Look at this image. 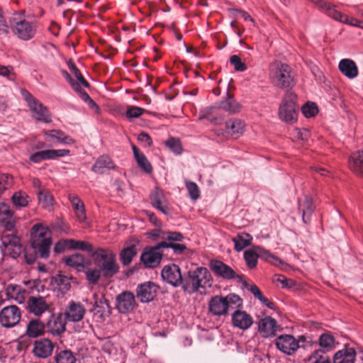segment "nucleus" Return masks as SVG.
<instances>
[{"instance_id":"nucleus-1","label":"nucleus","mask_w":363,"mask_h":363,"mask_svg":"<svg viewBox=\"0 0 363 363\" xmlns=\"http://www.w3.org/2000/svg\"><path fill=\"white\" fill-rule=\"evenodd\" d=\"M213 284V278L206 267H197L194 270L188 272V279L183 284V289L189 294L196 293L200 289L211 288Z\"/></svg>"},{"instance_id":"nucleus-2","label":"nucleus","mask_w":363,"mask_h":363,"mask_svg":"<svg viewBox=\"0 0 363 363\" xmlns=\"http://www.w3.org/2000/svg\"><path fill=\"white\" fill-rule=\"evenodd\" d=\"M30 235L33 249L38 250L40 257H48L52 244L51 231L48 227L40 223L35 224L31 228Z\"/></svg>"},{"instance_id":"nucleus-3","label":"nucleus","mask_w":363,"mask_h":363,"mask_svg":"<svg viewBox=\"0 0 363 363\" xmlns=\"http://www.w3.org/2000/svg\"><path fill=\"white\" fill-rule=\"evenodd\" d=\"M242 307V299L237 294H229L225 296H215L208 303L209 311L216 316L226 315L230 309Z\"/></svg>"},{"instance_id":"nucleus-4","label":"nucleus","mask_w":363,"mask_h":363,"mask_svg":"<svg viewBox=\"0 0 363 363\" xmlns=\"http://www.w3.org/2000/svg\"><path fill=\"white\" fill-rule=\"evenodd\" d=\"M96 267L103 271V276L112 277L119 269L115 255L108 249L98 248L91 255Z\"/></svg>"},{"instance_id":"nucleus-5","label":"nucleus","mask_w":363,"mask_h":363,"mask_svg":"<svg viewBox=\"0 0 363 363\" xmlns=\"http://www.w3.org/2000/svg\"><path fill=\"white\" fill-rule=\"evenodd\" d=\"M258 258H261L275 266H287V264H284L278 257L258 245L253 246L244 252V259L245 262L251 269L255 268L257 266Z\"/></svg>"},{"instance_id":"nucleus-6","label":"nucleus","mask_w":363,"mask_h":363,"mask_svg":"<svg viewBox=\"0 0 363 363\" xmlns=\"http://www.w3.org/2000/svg\"><path fill=\"white\" fill-rule=\"evenodd\" d=\"M269 76L272 83L277 86L289 88L294 85L291 69L280 62H276L270 66Z\"/></svg>"},{"instance_id":"nucleus-7","label":"nucleus","mask_w":363,"mask_h":363,"mask_svg":"<svg viewBox=\"0 0 363 363\" xmlns=\"http://www.w3.org/2000/svg\"><path fill=\"white\" fill-rule=\"evenodd\" d=\"M10 28L15 35L21 40H28L35 33V26L26 21L21 13H14L9 19Z\"/></svg>"},{"instance_id":"nucleus-8","label":"nucleus","mask_w":363,"mask_h":363,"mask_svg":"<svg viewBox=\"0 0 363 363\" xmlns=\"http://www.w3.org/2000/svg\"><path fill=\"white\" fill-rule=\"evenodd\" d=\"M21 93L27 102L31 116L35 120L44 123H49L52 121L51 114L42 103L26 89H22Z\"/></svg>"},{"instance_id":"nucleus-9","label":"nucleus","mask_w":363,"mask_h":363,"mask_svg":"<svg viewBox=\"0 0 363 363\" xmlns=\"http://www.w3.org/2000/svg\"><path fill=\"white\" fill-rule=\"evenodd\" d=\"M298 107L296 95L293 91H287L279 106V116L286 123H294L296 121Z\"/></svg>"},{"instance_id":"nucleus-10","label":"nucleus","mask_w":363,"mask_h":363,"mask_svg":"<svg viewBox=\"0 0 363 363\" xmlns=\"http://www.w3.org/2000/svg\"><path fill=\"white\" fill-rule=\"evenodd\" d=\"M21 318V312L16 306H6L0 311V325L5 328H13Z\"/></svg>"},{"instance_id":"nucleus-11","label":"nucleus","mask_w":363,"mask_h":363,"mask_svg":"<svg viewBox=\"0 0 363 363\" xmlns=\"http://www.w3.org/2000/svg\"><path fill=\"white\" fill-rule=\"evenodd\" d=\"M211 270L217 277L225 280L237 279L238 282L243 281V277L235 272V271L220 260L214 259L210 263Z\"/></svg>"},{"instance_id":"nucleus-12","label":"nucleus","mask_w":363,"mask_h":363,"mask_svg":"<svg viewBox=\"0 0 363 363\" xmlns=\"http://www.w3.org/2000/svg\"><path fill=\"white\" fill-rule=\"evenodd\" d=\"M304 339L303 336H300L297 340L291 335H281L276 339V346L281 352L291 355L299 348V341Z\"/></svg>"},{"instance_id":"nucleus-13","label":"nucleus","mask_w":363,"mask_h":363,"mask_svg":"<svg viewBox=\"0 0 363 363\" xmlns=\"http://www.w3.org/2000/svg\"><path fill=\"white\" fill-rule=\"evenodd\" d=\"M162 248V246H159V243L155 247L145 248L140 256L143 264L147 268L159 266L162 258V252H160Z\"/></svg>"},{"instance_id":"nucleus-14","label":"nucleus","mask_w":363,"mask_h":363,"mask_svg":"<svg viewBox=\"0 0 363 363\" xmlns=\"http://www.w3.org/2000/svg\"><path fill=\"white\" fill-rule=\"evenodd\" d=\"M16 217L13 211L5 203H0V227L7 231H13L16 228Z\"/></svg>"},{"instance_id":"nucleus-15","label":"nucleus","mask_w":363,"mask_h":363,"mask_svg":"<svg viewBox=\"0 0 363 363\" xmlns=\"http://www.w3.org/2000/svg\"><path fill=\"white\" fill-rule=\"evenodd\" d=\"M69 150H45L36 152L32 154L29 160L33 163H40L43 160H54L58 157H64L69 154Z\"/></svg>"},{"instance_id":"nucleus-16","label":"nucleus","mask_w":363,"mask_h":363,"mask_svg":"<svg viewBox=\"0 0 363 363\" xmlns=\"http://www.w3.org/2000/svg\"><path fill=\"white\" fill-rule=\"evenodd\" d=\"M163 280L174 286H179L182 284V276L179 266L172 264L164 267L161 272Z\"/></svg>"},{"instance_id":"nucleus-17","label":"nucleus","mask_w":363,"mask_h":363,"mask_svg":"<svg viewBox=\"0 0 363 363\" xmlns=\"http://www.w3.org/2000/svg\"><path fill=\"white\" fill-rule=\"evenodd\" d=\"M86 313L85 307L79 302L70 301L64 313L65 318L70 322L81 321Z\"/></svg>"},{"instance_id":"nucleus-18","label":"nucleus","mask_w":363,"mask_h":363,"mask_svg":"<svg viewBox=\"0 0 363 363\" xmlns=\"http://www.w3.org/2000/svg\"><path fill=\"white\" fill-rule=\"evenodd\" d=\"M54 347L50 340L41 338L34 342L32 352L35 357L45 359L52 354Z\"/></svg>"},{"instance_id":"nucleus-19","label":"nucleus","mask_w":363,"mask_h":363,"mask_svg":"<svg viewBox=\"0 0 363 363\" xmlns=\"http://www.w3.org/2000/svg\"><path fill=\"white\" fill-rule=\"evenodd\" d=\"M157 286L151 281L145 282L138 286L137 296L143 303H149L157 295Z\"/></svg>"},{"instance_id":"nucleus-20","label":"nucleus","mask_w":363,"mask_h":363,"mask_svg":"<svg viewBox=\"0 0 363 363\" xmlns=\"http://www.w3.org/2000/svg\"><path fill=\"white\" fill-rule=\"evenodd\" d=\"M135 306V296L133 293L125 291L116 298V308L123 313L130 312Z\"/></svg>"},{"instance_id":"nucleus-21","label":"nucleus","mask_w":363,"mask_h":363,"mask_svg":"<svg viewBox=\"0 0 363 363\" xmlns=\"http://www.w3.org/2000/svg\"><path fill=\"white\" fill-rule=\"evenodd\" d=\"M233 325L242 330L249 329L253 324L252 317L247 312L241 310H236L232 314Z\"/></svg>"},{"instance_id":"nucleus-22","label":"nucleus","mask_w":363,"mask_h":363,"mask_svg":"<svg viewBox=\"0 0 363 363\" xmlns=\"http://www.w3.org/2000/svg\"><path fill=\"white\" fill-rule=\"evenodd\" d=\"M65 320L61 313L51 315L46 324L48 331L53 335H60L66 330Z\"/></svg>"},{"instance_id":"nucleus-23","label":"nucleus","mask_w":363,"mask_h":363,"mask_svg":"<svg viewBox=\"0 0 363 363\" xmlns=\"http://www.w3.org/2000/svg\"><path fill=\"white\" fill-rule=\"evenodd\" d=\"M278 329L277 320L270 316L264 317L259 321L258 330L264 337L274 336Z\"/></svg>"},{"instance_id":"nucleus-24","label":"nucleus","mask_w":363,"mask_h":363,"mask_svg":"<svg viewBox=\"0 0 363 363\" xmlns=\"http://www.w3.org/2000/svg\"><path fill=\"white\" fill-rule=\"evenodd\" d=\"M27 310L29 313L40 316L48 310V304L44 297L30 296L27 302Z\"/></svg>"},{"instance_id":"nucleus-25","label":"nucleus","mask_w":363,"mask_h":363,"mask_svg":"<svg viewBox=\"0 0 363 363\" xmlns=\"http://www.w3.org/2000/svg\"><path fill=\"white\" fill-rule=\"evenodd\" d=\"M5 294L8 299H12L21 304L24 303L26 298V291L16 284H8L5 287Z\"/></svg>"},{"instance_id":"nucleus-26","label":"nucleus","mask_w":363,"mask_h":363,"mask_svg":"<svg viewBox=\"0 0 363 363\" xmlns=\"http://www.w3.org/2000/svg\"><path fill=\"white\" fill-rule=\"evenodd\" d=\"M356 352L352 347H345L335 353L333 363H354Z\"/></svg>"},{"instance_id":"nucleus-27","label":"nucleus","mask_w":363,"mask_h":363,"mask_svg":"<svg viewBox=\"0 0 363 363\" xmlns=\"http://www.w3.org/2000/svg\"><path fill=\"white\" fill-rule=\"evenodd\" d=\"M338 68L341 73L348 79H354L358 75V68L355 62L350 59L340 61Z\"/></svg>"},{"instance_id":"nucleus-28","label":"nucleus","mask_w":363,"mask_h":363,"mask_svg":"<svg viewBox=\"0 0 363 363\" xmlns=\"http://www.w3.org/2000/svg\"><path fill=\"white\" fill-rule=\"evenodd\" d=\"M245 129V123L243 121L238 118H232L226 121L225 130L226 132L235 137H240L243 134Z\"/></svg>"},{"instance_id":"nucleus-29","label":"nucleus","mask_w":363,"mask_h":363,"mask_svg":"<svg viewBox=\"0 0 363 363\" xmlns=\"http://www.w3.org/2000/svg\"><path fill=\"white\" fill-rule=\"evenodd\" d=\"M349 167L356 175L363 177V149L352 154Z\"/></svg>"},{"instance_id":"nucleus-30","label":"nucleus","mask_w":363,"mask_h":363,"mask_svg":"<svg viewBox=\"0 0 363 363\" xmlns=\"http://www.w3.org/2000/svg\"><path fill=\"white\" fill-rule=\"evenodd\" d=\"M68 199L72 205L77 220L79 222H84L86 219V216L83 201L77 195L73 194H69Z\"/></svg>"},{"instance_id":"nucleus-31","label":"nucleus","mask_w":363,"mask_h":363,"mask_svg":"<svg viewBox=\"0 0 363 363\" xmlns=\"http://www.w3.org/2000/svg\"><path fill=\"white\" fill-rule=\"evenodd\" d=\"M116 166L108 155L100 156L91 167V170L95 173L102 174L106 170L114 169Z\"/></svg>"},{"instance_id":"nucleus-32","label":"nucleus","mask_w":363,"mask_h":363,"mask_svg":"<svg viewBox=\"0 0 363 363\" xmlns=\"http://www.w3.org/2000/svg\"><path fill=\"white\" fill-rule=\"evenodd\" d=\"M45 325L40 320H30L26 327V334L32 338L37 337L44 334Z\"/></svg>"},{"instance_id":"nucleus-33","label":"nucleus","mask_w":363,"mask_h":363,"mask_svg":"<svg viewBox=\"0 0 363 363\" xmlns=\"http://www.w3.org/2000/svg\"><path fill=\"white\" fill-rule=\"evenodd\" d=\"M220 108L229 113L235 114L241 111L242 106L228 92L226 98L220 102Z\"/></svg>"},{"instance_id":"nucleus-34","label":"nucleus","mask_w":363,"mask_h":363,"mask_svg":"<svg viewBox=\"0 0 363 363\" xmlns=\"http://www.w3.org/2000/svg\"><path fill=\"white\" fill-rule=\"evenodd\" d=\"M38 204L41 208L51 211L53 209L55 200L52 194L47 189L37 192Z\"/></svg>"},{"instance_id":"nucleus-35","label":"nucleus","mask_w":363,"mask_h":363,"mask_svg":"<svg viewBox=\"0 0 363 363\" xmlns=\"http://www.w3.org/2000/svg\"><path fill=\"white\" fill-rule=\"evenodd\" d=\"M318 345L320 346L319 349L326 353L333 350L336 347L337 342L333 335L329 333H325L320 335Z\"/></svg>"},{"instance_id":"nucleus-36","label":"nucleus","mask_w":363,"mask_h":363,"mask_svg":"<svg viewBox=\"0 0 363 363\" xmlns=\"http://www.w3.org/2000/svg\"><path fill=\"white\" fill-rule=\"evenodd\" d=\"M232 241L235 245V250L240 252L251 245L252 237L249 233H242L233 238Z\"/></svg>"},{"instance_id":"nucleus-37","label":"nucleus","mask_w":363,"mask_h":363,"mask_svg":"<svg viewBox=\"0 0 363 363\" xmlns=\"http://www.w3.org/2000/svg\"><path fill=\"white\" fill-rule=\"evenodd\" d=\"M43 133L46 137L56 140L60 143L71 145L74 143L71 137L59 130H45Z\"/></svg>"},{"instance_id":"nucleus-38","label":"nucleus","mask_w":363,"mask_h":363,"mask_svg":"<svg viewBox=\"0 0 363 363\" xmlns=\"http://www.w3.org/2000/svg\"><path fill=\"white\" fill-rule=\"evenodd\" d=\"M305 363H331L330 357L323 350L316 349L313 350L306 359Z\"/></svg>"},{"instance_id":"nucleus-39","label":"nucleus","mask_w":363,"mask_h":363,"mask_svg":"<svg viewBox=\"0 0 363 363\" xmlns=\"http://www.w3.org/2000/svg\"><path fill=\"white\" fill-rule=\"evenodd\" d=\"M65 264L81 271L84 267L85 257L79 253H75L64 258Z\"/></svg>"},{"instance_id":"nucleus-40","label":"nucleus","mask_w":363,"mask_h":363,"mask_svg":"<svg viewBox=\"0 0 363 363\" xmlns=\"http://www.w3.org/2000/svg\"><path fill=\"white\" fill-rule=\"evenodd\" d=\"M313 208V204L311 198L305 197L303 200L299 201V209L302 211V218L305 223L308 221Z\"/></svg>"},{"instance_id":"nucleus-41","label":"nucleus","mask_w":363,"mask_h":363,"mask_svg":"<svg viewBox=\"0 0 363 363\" xmlns=\"http://www.w3.org/2000/svg\"><path fill=\"white\" fill-rule=\"evenodd\" d=\"M152 206L164 214L167 213L166 206L164 203V196L161 190L155 189L151 194Z\"/></svg>"},{"instance_id":"nucleus-42","label":"nucleus","mask_w":363,"mask_h":363,"mask_svg":"<svg viewBox=\"0 0 363 363\" xmlns=\"http://www.w3.org/2000/svg\"><path fill=\"white\" fill-rule=\"evenodd\" d=\"M11 201L16 207L23 208L29 204L30 198L26 192L18 191L13 194L11 196Z\"/></svg>"},{"instance_id":"nucleus-43","label":"nucleus","mask_w":363,"mask_h":363,"mask_svg":"<svg viewBox=\"0 0 363 363\" xmlns=\"http://www.w3.org/2000/svg\"><path fill=\"white\" fill-rule=\"evenodd\" d=\"M65 243L69 249L80 250L82 251L91 252L93 247L91 244L85 241L75 240H65Z\"/></svg>"},{"instance_id":"nucleus-44","label":"nucleus","mask_w":363,"mask_h":363,"mask_svg":"<svg viewBox=\"0 0 363 363\" xmlns=\"http://www.w3.org/2000/svg\"><path fill=\"white\" fill-rule=\"evenodd\" d=\"M56 363H76V357L70 350H65L57 352L55 357Z\"/></svg>"},{"instance_id":"nucleus-45","label":"nucleus","mask_w":363,"mask_h":363,"mask_svg":"<svg viewBox=\"0 0 363 363\" xmlns=\"http://www.w3.org/2000/svg\"><path fill=\"white\" fill-rule=\"evenodd\" d=\"M67 65L69 70L75 77L76 79L74 80L76 83L78 84V86L80 87V89L87 87L88 82L84 79V78L83 77L77 67L75 66L74 62L69 61Z\"/></svg>"},{"instance_id":"nucleus-46","label":"nucleus","mask_w":363,"mask_h":363,"mask_svg":"<svg viewBox=\"0 0 363 363\" xmlns=\"http://www.w3.org/2000/svg\"><path fill=\"white\" fill-rule=\"evenodd\" d=\"M21 245L20 243V239L14 235H7L1 238V245L3 250L11 249L13 247H17Z\"/></svg>"},{"instance_id":"nucleus-47","label":"nucleus","mask_w":363,"mask_h":363,"mask_svg":"<svg viewBox=\"0 0 363 363\" xmlns=\"http://www.w3.org/2000/svg\"><path fill=\"white\" fill-rule=\"evenodd\" d=\"M54 281L62 292L65 293L69 290L71 287L70 279L67 276L58 274L54 277Z\"/></svg>"},{"instance_id":"nucleus-48","label":"nucleus","mask_w":363,"mask_h":363,"mask_svg":"<svg viewBox=\"0 0 363 363\" xmlns=\"http://www.w3.org/2000/svg\"><path fill=\"white\" fill-rule=\"evenodd\" d=\"M136 255V250L134 246L128 247L121 252V261L125 265L129 264L133 258Z\"/></svg>"},{"instance_id":"nucleus-49","label":"nucleus","mask_w":363,"mask_h":363,"mask_svg":"<svg viewBox=\"0 0 363 363\" xmlns=\"http://www.w3.org/2000/svg\"><path fill=\"white\" fill-rule=\"evenodd\" d=\"M86 279L90 284H95L103 275V271L99 268L89 269L85 272Z\"/></svg>"},{"instance_id":"nucleus-50","label":"nucleus","mask_w":363,"mask_h":363,"mask_svg":"<svg viewBox=\"0 0 363 363\" xmlns=\"http://www.w3.org/2000/svg\"><path fill=\"white\" fill-rule=\"evenodd\" d=\"M274 283H279L282 288L290 289L295 285L292 279H287L282 274H275L272 279Z\"/></svg>"},{"instance_id":"nucleus-51","label":"nucleus","mask_w":363,"mask_h":363,"mask_svg":"<svg viewBox=\"0 0 363 363\" xmlns=\"http://www.w3.org/2000/svg\"><path fill=\"white\" fill-rule=\"evenodd\" d=\"M291 135L294 139L300 141H306L310 138V131L306 128H294L291 132Z\"/></svg>"},{"instance_id":"nucleus-52","label":"nucleus","mask_w":363,"mask_h":363,"mask_svg":"<svg viewBox=\"0 0 363 363\" xmlns=\"http://www.w3.org/2000/svg\"><path fill=\"white\" fill-rule=\"evenodd\" d=\"M185 184L191 199L193 200L198 199L200 196V191L197 184L189 180L185 182Z\"/></svg>"},{"instance_id":"nucleus-53","label":"nucleus","mask_w":363,"mask_h":363,"mask_svg":"<svg viewBox=\"0 0 363 363\" xmlns=\"http://www.w3.org/2000/svg\"><path fill=\"white\" fill-rule=\"evenodd\" d=\"M301 111L306 118H311L318 113V108L314 103L308 102L302 106Z\"/></svg>"},{"instance_id":"nucleus-54","label":"nucleus","mask_w":363,"mask_h":363,"mask_svg":"<svg viewBox=\"0 0 363 363\" xmlns=\"http://www.w3.org/2000/svg\"><path fill=\"white\" fill-rule=\"evenodd\" d=\"M146 112V110L134 106H128L126 111V117L128 118H137L142 116L143 113Z\"/></svg>"},{"instance_id":"nucleus-55","label":"nucleus","mask_w":363,"mask_h":363,"mask_svg":"<svg viewBox=\"0 0 363 363\" xmlns=\"http://www.w3.org/2000/svg\"><path fill=\"white\" fill-rule=\"evenodd\" d=\"M13 184V177L9 174H1L0 175V195L3 194L4 191L9 189Z\"/></svg>"},{"instance_id":"nucleus-56","label":"nucleus","mask_w":363,"mask_h":363,"mask_svg":"<svg viewBox=\"0 0 363 363\" xmlns=\"http://www.w3.org/2000/svg\"><path fill=\"white\" fill-rule=\"evenodd\" d=\"M159 246H162V248H172L174 250V252L177 254L182 253L186 249V245L184 244H174L172 242H167L166 241L159 242Z\"/></svg>"},{"instance_id":"nucleus-57","label":"nucleus","mask_w":363,"mask_h":363,"mask_svg":"<svg viewBox=\"0 0 363 363\" xmlns=\"http://www.w3.org/2000/svg\"><path fill=\"white\" fill-rule=\"evenodd\" d=\"M138 166L146 173L152 172V165L146 158V157L143 154L135 158Z\"/></svg>"},{"instance_id":"nucleus-58","label":"nucleus","mask_w":363,"mask_h":363,"mask_svg":"<svg viewBox=\"0 0 363 363\" xmlns=\"http://www.w3.org/2000/svg\"><path fill=\"white\" fill-rule=\"evenodd\" d=\"M184 236L179 232L164 231L162 235V240H167L171 242H180L183 240Z\"/></svg>"},{"instance_id":"nucleus-59","label":"nucleus","mask_w":363,"mask_h":363,"mask_svg":"<svg viewBox=\"0 0 363 363\" xmlns=\"http://www.w3.org/2000/svg\"><path fill=\"white\" fill-rule=\"evenodd\" d=\"M230 62L238 72H243L247 69L246 65L241 61V59L238 55H232L230 58Z\"/></svg>"},{"instance_id":"nucleus-60","label":"nucleus","mask_w":363,"mask_h":363,"mask_svg":"<svg viewBox=\"0 0 363 363\" xmlns=\"http://www.w3.org/2000/svg\"><path fill=\"white\" fill-rule=\"evenodd\" d=\"M77 92L79 94L81 99L88 104L90 108L99 109L97 104L94 102L93 99H91V97L84 90V89H79V91H77Z\"/></svg>"},{"instance_id":"nucleus-61","label":"nucleus","mask_w":363,"mask_h":363,"mask_svg":"<svg viewBox=\"0 0 363 363\" xmlns=\"http://www.w3.org/2000/svg\"><path fill=\"white\" fill-rule=\"evenodd\" d=\"M167 146L176 154H180L182 148L179 140L170 138L167 141Z\"/></svg>"},{"instance_id":"nucleus-62","label":"nucleus","mask_w":363,"mask_h":363,"mask_svg":"<svg viewBox=\"0 0 363 363\" xmlns=\"http://www.w3.org/2000/svg\"><path fill=\"white\" fill-rule=\"evenodd\" d=\"M0 249L4 253V255H9L11 257L16 259L18 257L22 251V246L13 247L11 249H5L3 250L2 247L0 246Z\"/></svg>"},{"instance_id":"nucleus-63","label":"nucleus","mask_w":363,"mask_h":363,"mask_svg":"<svg viewBox=\"0 0 363 363\" xmlns=\"http://www.w3.org/2000/svg\"><path fill=\"white\" fill-rule=\"evenodd\" d=\"M138 140L145 147H149L152 145V139L150 136L144 132L140 133L138 135Z\"/></svg>"},{"instance_id":"nucleus-64","label":"nucleus","mask_w":363,"mask_h":363,"mask_svg":"<svg viewBox=\"0 0 363 363\" xmlns=\"http://www.w3.org/2000/svg\"><path fill=\"white\" fill-rule=\"evenodd\" d=\"M242 283L248 290L250 291L255 298H258L259 297H262V293L255 284L248 285L244 279Z\"/></svg>"}]
</instances>
